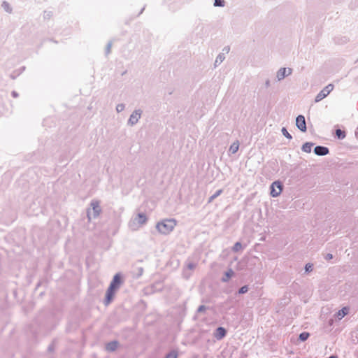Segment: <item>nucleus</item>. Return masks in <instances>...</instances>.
Masks as SVG:
<instances>
[{
  "label": "nucleus",
  "instance_id": "obj_1",
  "mask_svg": "<svg viewBox=\"0 0 358 358\" xmlns=\"http://www.w3.org/2000/svg\"><path fill=\"white\" fill-rule=\"evenodd\" d=\"M121 283L122 280L120 274H116L107 289L105 301L106 305H108L111 302L115 295V291L120 287Z\"/></svg>",
  "mask_w": 358,
  "mask_h": 358
},
{
  "label": "nucleus",
  "instance_id": "obj_2",
  "mask_svg": "<svg viewBox=\"0 0 358 358\" xmlns=\"http://www.w3.org/2000/svg\"><path fill=\"white\" fill-rule=\"evenodd\" d=\"M176 226L174 219H166L157 224V229L161 234H168L171 233Z\"/></svg>",
  "mask_w": 358,
  "mask_h": 358
},
{
  "label": "nucleus",
  "instance_id": "obj_3",
  "mask_svg": "<svg viewBox=\"0 0 358 358\" xmlns=\"http://www.w3.org/2000/svg\"><path fill=\"white\" fill-rule=\"evenodd\" d=\"M334 89V85L329 84L318 93L315 97V101L318 102L324 99Z\"/></svg>",
  "mask_w": 358,
  "mask_h": 358
},
{
  "label": "nucleus",
  "instance_id": "obj_4",
  "mask_svg": "<svg viewBox=\"0 0 358 358\" xmlns=\"http://www.w3.org/2000/svg\"><path fill=\"white\" fill-rule=\"evenodd\" d=\"M282 190V184L278 181H275L271 186V195L273 197L278 196L280 194Z\"/></svg>",
  "mask_w": 358,
  "mask_h": 358
},
{
  "label": "nucleus",
  "instance_id": "obj_5",
  "mask_svg": "<svg viewBox=\"0 0 358 358\" xmlns=\"http://www.w3.org/2000/svg\"><path fill=\"white\" fill-rule=\"evenodd\" d=\"M297 127L302 131H306V124L305 117L303 115H299L296 120Z\"/></svg>",
  "mask_w": 358,
  "mask_h": 358
},
{
  "label": "nucleus",
  "instance_id": "obj_6",
  "mask_svg": "<svg viewBox=\"0 0 358 358\" xmlns=\"http://www.w3.org/2000/svg\"><path fill=\"white\" fill-rule=\"evenodd\" d=\"M291 73H292L291 69L282 68L278 71L277 77H278V80H282L286 76L291 74Z\"/></svg>",
  "mask_w": 358,
  "mask_h": 358
},
{
  "label": "nucleus",
  "instance_id": "obj_7",
  "mask_svg": "<svg viewBox=\"0 0 358 358\" xmlns=\"http://www.w3.org/2000/svg\"><path fill=\"white\" fill-rule=\"evenodd\" d=\"M314 151L317 155H326L329 153V149L327 147L323 146L315 147Z\"/></svg>",
  "mask_w": 358,
  "mask_h": 358
},
{
  "label": "nucleus",
  "instance_id": "obj_8",
  "mask_svg": "<svg viewBox=\"0 0 358 358\" xmlns=\"http://www.w3.org/2000/svg\"><path fill=\"white\" fill-rule=\"evenodd\" d=\"M93 210V216L96 217L99 215L101 208L98 201H92L91 203Z\"/></svg>",
  "mask_w": 358,
  "mask_h": 358
},
{
  "label": "nucleus",
  "instance_id": "obj_9",
  "mask_svg": "<svg viewBox=\"0 0 358 358\" xmlns=\"http://www.w3.org/2000/svg\"><path fill=\"white\" fill-rule=\"evenodd\" d=\"M140 117H141V113L138 111H135L131 115L129 122L131 124H134L138 122Z\"/></svg>",
  "mask_w": 358,
  "mask_h": 358
},
{
  "label": "nucleus",
  "instance_id": "obj_10",
  "mask_svg": "<svg viewBox=\"0 0 358 358\" xmlns=\"http://www.w3.org/2000/svg\"><path fill=\"white\" fill-rule=\"evenodd\" d=\"M226 335V330L223 327H218L216 330L215 336L217 339L220 340Z\"/></svg>",
  "mask_w": 358,
  "mask_h": 358
},
{
  "label": "nucleus",
  "instance_id": "obj_11",
  "mask_svg": "<svg viewBox=\"0 0 358 358\" xmlns=\"http://www.w3.org/2000/svg\"><path fill=\"white\" fill-rule=\"evenodd\" d=\"M348 313V308L344 307L337 313V317L338 320H341Z\"/></svg>",
  "mask_w": 358,
  "mask_h": 358
},
{
  "label": "nucleus",
  "instance_id": "obj_12",
  "mask_svg": "<svg viewBox=\"0 0 358 358\" xmlns=\"http://www.w3.org/2000/svg\"><path fill=\"white\" fill-rule=\"evenodd\" d=\"M117 348V342H110L106 345V350L108 351H113Z\"/></svg>",
  "mask_w": 358,
  "mask_h": 358
},
{
  "label": "nucleus",
  "instance_id": "obj_13",
  "mask_svg": "<svg viewBox=\"0 0 358 358\" xmlns=\"http://www.w3.org/2000/svg\"><path fill=\"white\" fill-rule=\"evenodd\" d=\"M239 148V143L238 142H234V143H232L229 148V151L231 152V153H236L238 150Z\"/></svg>",
  "mask_w": 358,
  "mask_h": 358
},
{
  "label": "nucleus",
  "instance_id": "obj_14",
  "mask_svg": "<svg viewBox=\"0 0 358 358\" xmlns=\"http://www.w3.org/2000/svg\"><path fill=\"white\" fill-rule=\"evenodd\" d=\"M313 144L310 143H306L303 147L302 150L306 152H310L312 149Z\"/></svg>",
  "mask_w": 358,
  "mask_h": 358
},
{
  "label": "nucleus",
  "instance_id": "obj_15",
  "mask_svg": "<svg viewBox=\"0 0 358 358\" xmlns=\"http://www.w3.org/2000/svg\"><path fill=\"white\" fill-rule=\"evenodd\" d=\"M234 272L232 270H229L227 272H226L225 273V278H224L222 279L223 281H227L233 275Z\"/></svg>",
  "mask_w": 358,
  "mask_h": 358
},
{
  "label": "nucleus",
  "instance_id": "obj_16",
  "mask_svg": "<svg viewBox=\"0 0 358 358\" xmlns=\"http://www.w3.org/2000/svg\"><path fill=\"white\" fill-rule=\"evenodd\" d=\"M309 337V334L308 332H303L299 335L300 340L304 341L308 339Z\"/></svg>",
  "mask_w": 358,
  "mask_h": 358
},
{
  "label": "nucleus",
  "instance_id": "obj_17",
  "mask_svg": "<svg viewBox=\"0 0 358 358\" xmlns=\"http://www.w3.org/2000/svg\"><path fill=\"white\" fill-rule=\"evenodd\" d=\"M215 6H224V0H215L214 2Z\"/></svg>",
  "mask_w": 358,
  "mask_h": 358
},
{
  "label": "nucleus",
  "instance_id": "obj_18",
  "mask_svg": "<svg viewBox=\"0 0 358 358\" xmlns=\"http://www.w3.org/2000/svg\"><path fill=\"white\" fill-rule=\"evenodd\" d=\"M138 217H139V222L141 223V224H144L146 222V217L145 215H143V214H139L138 215Z\"/></svg>",
  "mask_w": 358,
  "mask_h": 358
},
{
  "label": "nucleus",
  "instance_id": "obj_19",
  "mask_svg": "<svg viewBox=\"0 0 358 358\" xmlns=\"http://www.w3.org/2000/svg\"><path fill=\"white\" fill-rule=\"evenodd\" d=\"M336 134L338 138H343L345 136V134L341 129H337Z\"/></svg>",
  "mask_w": 358,
  "mask_h": 358
},
{
  "label": "nucleus",
  "instance_id": "obj_20",
  "mask_svg": "<svg viewBox=\"0 0 358 358\" xmlns=\"http://www.w3.org/2000/svg\"><path fill=\"white\" fill-rule=\"evenodd\" d=\"M282 132L287 138H292V136L289 134V132L287 131L285 128H282Z\"/></svg>",
  "mask_w": 358,
  "mask_h": 358
},
{
  "label": "nucleus",
  "instance_id": "obj_21",
  "mask_svg": "<svg viewBox=\"0 0 358 358\" xmlns=\"http://www.w3.org/2000/svg\"><path fill=\"white\" fill-rule=\"evenodd\" d=\"M222 191L221 189L217 191L216 193L210 198V201H213L215 198L218 196L222 193Z\"/></svg>",
  "mask_w": 358,
  "mask_h": 358
},
{
  "label": "nucleus",
  "instance_id": "obj_22",
  "mask_svg": "<svg viewBox=\"0 0 358 358\" xmlns=\"http://www.w3.org/2000/svg\"><path fill=\"white\" fill-rule=\"evenodd\" d=\"M166 358H177V353L176 352H171L167 356Z\"/></svg>",
  "mask_w": 358,
  "mask_h": 358
},
{
  "label": "nucleus",
  "instance_id": "obj_23",
  "mask_svg": "<svg viewBox=\"0 0 358 358\" xmlns=\"http://www.w3.org/2000/svg\"><path fill=\"white\" fill-rule=\"evenodd\" d=\"M248 292V287L247 286H243L240 289H239V293L240 294H244L245 292Z\"/></svg>",
  "mask_w": 358,
  "mask_h": 358
},
{
  "label": "nucleus",
  "instance_id": "obj_24",
  "mask_svg": "<svg viewBox=\"0 0 358 358\" xmlns=\"http://www.w3.org/2000/svg\"><path fill=\"white\" fill-rule=\"evenodd\" d=\"M241 248V244L240 243H236L234 246V250L235 251H238Z\"/></svg>",
  "mask_w": 358,
  "mask_h": 358
},
{
  "label": "nucleus",
  "instance_id": "obj_25",
  "mask_svg": "<svg viewBox=\"0 0 358 358\" xmlns=\"http://www.w3.org/2000/svg\"><path fill=\"white\" fill-rule=\"evenodd\" d=\"M306 271H310L312 270V265L310 264H308L306 265Z\"/></svg>",
  "mask_w": 358,
  "mask_h": 358
},
{
  "label": "nucleus",
  "instance_id": "obj_26",
  "mask_svg": "<svg viewBox=\"0 0 358 358\" xmlns=\"http://www.w3.org/2000/svg\"><path fill=\"white\" fill-rule=\"evenodd\" d=\"M332 257H332V255H331V254H327L325 258H326V259H327V260H330V259H332Z\"/></svg>",
  "mask_w": 358,
  "mask_h": 358
},
{
  "label": "nucleus",
  "instance_id": "obj_27",
  "mask_svg": "<svg viewBox=\"0 0 358 358\" xmlns=\"http://www.w3.org/2000/svg\"><path fill=\"white\" fill-rule=\"evenodd\" d=\"M206 310V307H205L204 306H201L199 308V309H198V310H199V312L203 311V310Z\"/></svg>",
  "mask_w": 358,
  "mask_h": 358
},
{
  "label": "nucleus",
  "instance_id": "obj_28",
  "mask_svg": "<svg viewBox=\"0 0 358 358\" xmlns=\"http://www.w3.org/2000/svg\"><path fill=\"white\" fill-rule=\"evenodd\" d=\"M329 358H337L336 356H331Z\"/></svg>",
  "mask_w": 358,
  "mask_h": 358
}]
</instances>
